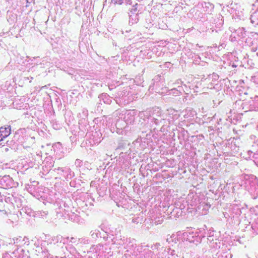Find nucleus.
<instances>
[{
  "mask_svg": "<svg viewBox=\"0 0 258 258\" xmlns=\"http://www.w3.org/2000/svg\"><path fill=\"white\" fill-rule=\"evenodd\" d=\"M4 139V138L2 137V134L1 132H0V142L3 141Z\"/></svg>",
  "mask_w": 258,
  "mask_h": 258,
  "instance_id": "nucleus-4",
  "label": "nucleus"
},
{
  "mask_svg": "<svg viewBox=\"0 0 258 258\" xmlns=\"http://www.w3.org/2000/svg\"><path fill=\"white\" fill-rule=\"evenodd\" d=\"M123 3V0H111V3L114 5H121Z\"/></svg>",
  "mask_w": 258,
  "mask_h": 258,
  "instance_id": "nucleus-2",
  "label": "nucleus"
},
{
  "mask_svg": "<svg viewBox=\"0 0 258 258\" xmlns=\"http://www.w3.org/2000/svg\"><path fill=\"white\" fill-rule=\"evenodd\" d=\"M0 132L2 134V137H4L5 139L11 134L10 126H8L7 127H0Z\"/></svg>",
  "mask_w": 258,
  "mask_h": 258,
  "instance_id": "nucleus-1",
  "label": "nucleus"
},
{
  "mask_svg": "<svg viewBox=\"0 0 258 258\" xmlns=\"http://www.w3.org/2000/svg\"><path fill=\"white\" fill-rule=\"evenodd\" d=\"M74 238H72V240H73V241H74ZM71 241L72 242V240H71Z\"/></svg>",
  "mask_w": 258,
  "mask_h": 258,
  "instance_id": "nucleus-6",
  "label": "nucleus"
},
{
  "mask_svg": "<svg viewBox=\"0 0 258 258\" xmlns=\"http://www.w3.org/2000/svg\"><path fill=\"white\" fill-rule=\"evenodd\" d=\"M74 238H72V240H73V241H74ZM71 241L72 242V240H71Z\"/></svg>",
  "mask_w": 258,
  "mask_h": 258,
  "instance_id": "nucleus-5",
  "label": "nucleus"
},
{
  "mask_svg": "<svg viewBox=\"0 0 258 258\" xmlns=\"http://www.w3.org/2000/svg\"><path fill=\"white\" fill-rule=\"evenodd\" d=\"M204 6H205V7H208V8L209 6H210L212 8H213V6L211 4H210L209 3H205V2L204 5H203V7H204Z\"/></svg>",
  "mask_w": 258,
  "mask_h": 258,
  "instance_id": "nucleus-3",
  "label": "nucleus"
}]
</instances>
